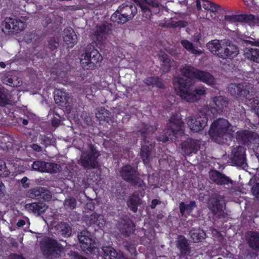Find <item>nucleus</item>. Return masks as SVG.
Segmentation results:
<instances>
[{
	"mask_svg": "<svg viewBox=\"0 0 259 259\" xmlns=\"http://www.w3.org/2000/svg\"><path fill=\"white\" fill-rule=\"evenodd\" d=\"M110 115V112L107 110H106V111L104 112L99 111L96 114V116L98 118L100 123L101 124L109 122V121L111 120Z\"/></svg>",
	"mask_w": 259,
	"mask_h": 259,
	"instance_id": "58836bf2",
	"label": "nucleus"
},
{
	"mask_svg": "<svg viewBox=\"0 0 259 259\" xmlns=\"http://www.w3.org/2000/svg\"><path fill=\"white\" fill-rule=\"evenodd\" d=\"M210 178L213 182L219 185L232 184L233 181L225 174L218 170H213L210 174Z\"/></svg>",
	"mask_w": 259,
	"mask_h": 259,
	"instance_id": "b1692460",
	"label": "nucleus"
},
{
	"mask_svg": "<svg viewBox=\"0 0 259 259\" xmlns=\"http://www.w3.org/2000/svg\"><path fill=\"white\" fill-rule=\"evenodd\" d=\"M161 203V201L156 199H153L151 201V204L150 205V207L152 208V209H154L156 205H158V204H159Z\"/></svg>",
	"mask_w": 259,
	"mask_h": 259,
	"instance_id": "0e129e2a",
	"label": "nucleus"
},
{
	"mask_svg": "<svg viewBox=\"0 0 259 259\" xmlns=\"http://www.w3.org/2000/svg\"><path fill=\"white\" fill-rule=\"evenodd\" d=\"M202 1L203 8L210 13V17L211 19H214L217 17V13L223 14L228 12L226 8L222 7L214 3L207 0Z\"/></svg>",
	"mask_w": 259,
	"mask_h": 259,
	"instance_id": "6ab92c4d",
	"label": "nucleus"
},
{
	"mask_svg": "<svg viewBox=\"0 0 259 259\" xmlns=\"http://www.w3.org/2000/svg\"><path fill=\"white\" fill-rule=\"evenodd\" d=\"M52 124L54 127L58 126L61 122V116L57 112H54L53 117L52 119Z\"/></svg>",
	"mask_w": 259,
	"mask_h": 259,
	"instance_id": "5fc2aeb1",
	"label": "nucleus"
},
{
	"mask_svg": "<svg viewBox=\"0 0 259 259\" xmlns=\"http://www.w3.org/2000/svg\"><path fill=\"white\" fill-rule=\"evenodd\" d=\"M214 54H217L219 57L224 59L227 58L232 59L235 57L239 52V50H234L230 51V50H209Z\"/></svg>",
	"mask_w": 259,
	"mask_h": 259,
	"instance_id": "7c9ffc66",
	"label": "nucleus"
},
{
	"mask_svg": "<svg viewBox=\"0 0 259 259\" xmlns=\"http://www.w3.org/2000/svg\"><path fill=\"white\" fill-rule=\"evenodd\" d=\"M143 82L148 87H155L161 89L165 88L163 80L158 76L147 77L143 80Z\"/></svg>",
	"mask_w": 259,
	"mask_h": 259,
	"instance_id": "c756f323",
	"label": "nucleus"
},
{
	"mask_svg": "<svg viewBox=\"0 0 259 259\" xmlns=\"http://www.w3.org/2000/svg\"><path fill=\"white\" fill-rule=\"evenodd\" d=\"M44 190V188L42 187H37L34 188L30 190V197L32 198L39 200L41 198V194L42 193V191Z\"/></svg>",
	"mask_w": 259,
	"mask_h": 259,
	"instance_id": "a18cd8bd",
	"label": "nucleus"
},
{
	"mask_svg": "<svg viewBox=\"0 0 259 259\" xmlns=\"http://www.w3.org/2000/svg\"><path fill=\"white\" fill-rule=\"evenodd\" d=\"M181 44L185 49H194L192 44L187 40H182Z\"/></svg>",
	"mask_w": 259,
	"mask_h": 259,
	"instance_id": "bf43d9fd",
	"label": "nucleus"
},
{
	"mask_svg": "<svg viewBox=\"0 0 259 259\" xmlns=\"http://www.w3.org/2000/svg\"><path fill=\"white\" fill-rule=\"evenodd\" d=\"M47 162L42 160H35L32 164L33 170L41 172H46Z\"/></svg>",
	"mask_w": 259,
	"mask_h": 259,
	"instance_id": "a19ab883",
	"label": "nucleus"
},
{
	"mask_svg": "<svg viewBox=\"0 0 259 259\" xmlns=\"http://www.w3.org/2000/svg\"><path fill=\"white\" fill-rule=\"evenodd\" d=\"M180 116L179 113L171 115L163 134L157 137L158 141L165 143L169 140L177 138L178 135L183 133L182 126L184 123Z\"/></svg>",
	"mask_w": 259,
	"mask_h": 259,
	"instance_id": "7ed1b4c3",
	"label": "nucleus"
},
{
	"mask_svg": "<svg viewBox=\"0 0 259 259\" xmlns=\"http://www.w3.org/2000/svg\"><path fill=\"white\" fill-rule=\"evenodd\" d=\"M120 173L124 181L130 183L134 187H138L144 190V188L146 187V184L140 178L137 167L126 164L121 168Z\"/></svg>",
	"mask_w": 259,
	"mask_h": 259,
	"instance_id": "423d86ee",
	"label": "nucleus"
},
{
	"mask_svg": "<svg viewBox=\"0 0 259 259\" xmlns=\"http://www.w3.org/2000/svg\"><path fill=\"white\" fill-rule=\"evenodd\" d=\"M181 71L185 77L191 79H197L200 70L186 64L181 69Z\"/></svg>",
	"mask_w": 259,
	"mask_h": 259,
	"instance_id": "2f4dec72",
	"label": "nucleus"
},
{
	"mask_svg": "<svg viewBox=\"0 0 259 259\" xmlns=\"http://www.w3.org/2000/svg\"><path fill=\"white\" fill-rule=\"evenodd\" d=\"M10 174V171L8 169L5 162L3 160H0V175L2 177H6Z\"/></svg>",
	"mask_w": 259,
	"mask_h": 259,
	"instance_id": "8fccbe9b",
	"label": "nucleus"
},
{
	"mask_svg": "<svg viewBox=\"0 0 259 259\" xmlns=\"http://www.w3.org/2000/svg\"><path fill=\"white\" fill-rule=\"evenodd\" d=\"M251 84L247 82L231 83L228 87V91L231 96L236 98L250 100V90Z\"/></svg>",
	"mask_w": 259,
	"mask_h": 259,
	"instance_id": "9b49d317",
	"label": "nucleus"
},
{
	"mask_svg": "<svg viewBox=\"0 0 259 259\" xmlns=\"http://www.w3.org/2000/svg\"><path fill=\"white\" fill-rule=\"evenodd\" d=\"M239 15H226L223 20L224 27L225 28L226 22L230 23L240 22Z\"/></svg>",
	"mask_w": 259,
	"mask_h": 259,
	"instance_id": "c03bdc74",
	"label": "nucleus"
},
{
	"mask_svg": "<svg viewBox=\"0 0 259 259\" xmlns=\"http://www.w3.org/2000/svg\"><path fill=\"white\" fill-rule=\"evenodd\" d=\"M102 250L104 259H129L122 252L116 251L112 246H103Z\"/></svg>",
	"mask_w": 259,
	"mask_h": 259,
	"instance_id": "5701e85b",
	"label": "nucleus"
},
{
	"mask_svg": "<svg viewBox=\"0 0 259 259\" xmlns=\"http://www.w3.org/2000/svg\"><path fill=\"white\" fill-rule=\"evenodd\" d=\"M140 192H134L127 199V205L131 211L135 213L138 207L141 204V200L139 197Z\"/></svg>",
	"mask_w": 259,
	"mask_h": 259,
	"instance_id": "cd10ccee",
	"label": "nucleus"
},
{
	"mask_svg": "<svg viewBox=\"0 0 259 259\" xmlns=\"http://www.w3.org/2000/svg\"><path fill=\"white\" fill-rule=\"evenodd\" d=\"M141 9L142 20L146 21L151 18L153 14L159 12L160 3L158 0H134Z\"/></svg>",
	"mask_w": 259,
	"mask_h": 259,
	"instance_id": "6e6552de",
	"label": "nucleus"
},
{
	"mask_svg": "<svg viewBox=\"0 0 259 259\" xmlns=\"http://www.w3.org/2000/svg\"><path fill=\"white\" fill-rule=\"evenodd\" d=\"M65 206L70 209H73L76 207V201L75 198L72 197L66 199L64 202Z\"/></svg>",
	"mask_w": 259,
	"mask_h": 259,
	"instance_id": "603ef678",
	"label": "nucleus"
},
{
	"mask_svg": "<svg viewBox=\"0 0 259 259\" xmlns=\"http://www.w3.org/2000/svg\"><path fill=\"white\" fill-rule=\"evenodd\" d=\"M2 31L6 34L17 33L26 27L25 23L21 20L7 17L2 23Z\"/></svg>",
	"mask_w": 259,
	"mask_h": 259,
	"instance_id": "ddd939ff",
	"label": "nucleus"
},
{
	"mask_svg": "<svg viewBox=\"0 0 259 259\" xmlns=\"http://www.w3.org/2000/svg\"><path fill=\"white\" fill-rule=\"evenodd\" d=\"M181 149L184 154L188 156H191L195 154L200 149V141L193 140L191 138L187 139L182 142Z\"/></svg>",
	"mask_w": 259,
	"mask_h": 259,
	"instance_id": "aec40b11",
	"label": "nucleus"
},
{
	"mask_svg": "<svg viewBox=\"0 0 259 259\" xmlns=\"http://www.w3.org/2000/svg\"><path fill=\"white\" fill-rule=\"evenodd\" d=\"M229 100L223 96H214L211 98L209 105H205L201 108V112L209 116L222 114L228 107Z\"/></svg>",
	"mask_w": 259,
	"mask_h": 259,
	"instance_id": "0eeeda50",
	"label": "nucleus"
},
{
	"mask_svg": "<svg viewBox=\"0 0 259 259\" xmlns=\"http://www.w3.org/2000/svg\"><path fill=\"white\" fill-rule=\"evenodd\" d=\"M195 207H196V203L194 201H191L188 204H186L184 202H181L179 203L180 212L182 215H183L186 212L190 214Z\"/></svg>",
	"mask_w": 259,
	"mask_h": 259,
	"instance_id": "c9c22d12",
	"label": "nucleus"
},
{
	"mask_svg": "<svg viewBox=\"0 0 259 259\" xmlns=\"http://www.w3.org/2000/svg\"><path fill=\"white\" fill-rule=\"evenodd\" d=\"M42 193L41 194L44 195H41L40 199H42L44 201H49L51 199L52 195L49 191L44 188V190L42 191Z\"/></svg>",
	"mask_w": 259,
	"mask_h": 259,
	"instance_id": "13d9d810",
	"label": "nucleus"
},
{
	"mask_svg": "<svg viewBox=\"0 0 259 259\" xmlns=\"http://www.w3.org/2000/svg\"><path fill=\"white\" fill-rule=\"evenodd\" d=\"M111 26L108 23H103L101 25H97L93 39L96 46L100 48L103 43L106 35L111 31Z\"/></svg>",
	"mask_w": 259,
	"mask_h": 259,
	"instance_id": "f3484780",
	"label": "nucleus"
},
{
	"mask_svg": "<svg viewBox=\"0 0 259 259\" xmlns=\"http://www.w3.org/2000/svg\"><path fill=\"white\" fill-rule=\"evenodd\" d=\"M175 88L183 100L188 102H194L199 100V96L206 94L205 88L198 87L193 90L188 79L178 76L174 83Z\"/></svg>",
	"mask_w": 259,
	"mask_h": 259,
	"instance_id": "f257e3e1",
	"label": "nucleus"
},
{
	"mask_svg": "<svg viewBox=\"0 0 259 259\" xmlns=\"http://www.w3.org/2000/svg\"><path fill=\"white\" fill-rule=\"evenodd\" d=\"M59 38L57 37H52L48 40L49 49H57L59 47Z\"/></svg>",
	"mask_w": 259,
	"mask_h": 259,
	"instance_id": "de8ad7c7",
	"label": "nucleus"
},
{
	"mask_svg": "<svg viewBox=\"0 0 259 259\" xmlns=\"http://www.w3.org/2000/svg\"><path fill=\"white\" fill-rule=\"evenodd\" d=\"M224 204V197L219 194H215L209 201L208 208L213 213L221 212L223 211Z\"/></svg>",
	"mask_w": 259,
	"mask_h": 259,
	"instance_id": "4be33fe9",
	"label": "nucleus"
},
{
	"mask_svg": "<svg viewBox=\"0 0 259 259\" xmlns=\"http://www.w3.org/2000/svg\"><path fill=\"white\" fill-rule=\"evenodd\" d=\"M231 125L224 118H219L213 122L208 132L211 139L220 144H225L231 138Z\"/></svg>",
	"mask_w": 259,
	"mask_h": 259,
	"instance_id": "f03ea898",
	"label": "nucleus"
},
{
	"mask_svg": "<svg viewBox=\"0 0 259 259\" xmlns=\"http://www.w3.org/2000/svg\"><path fill=\"white\" fill-rule=\"evenodd\" d=\"M176 245L181 256H185L191 253V247L188 239L184 236H178Z\"/></svg>",
	"mask_w": 259,
	"mask_h": 259,
	"instance_id": "393cba45",
	"label": "nucleus"
},
{
	"mask_svg": "<svg viewBox=\"0 0 259 259\" xmlns=\"http://www.w3.org/2000/svg\"><path fill=\"white\" fill-rule=\"evenodd\" d=\"M99 153L92 144L89 145V150L83 152L80 156V163L85 168L92 169L97 167Z\"/></svg>",
	"mask_w": 259,
	"mask_h": 259,
	"instance_id": "1a4fd4ad",
	"label": "nucleus"
},
{
	"mask_svg": "<svg viewBox=\"0 0 259 259\" xmlns=\"http://www.w3.org/2000/svg\"><path fill=\"white\" fill-rule=\"evenodd\" d=\"M61 166L60 164L54 162H47L46 164V172L50 174H55L60 169Z\"/></svg>",
	"mask_w": 259,
	"mask_h": 259,
	"instance_id": "37998d69",
	"label": "nucleus"
},
{
	"mask_svg": "<svg viewBox=\"0 0 259 259\" xmlns=\"http://www.w3.org/2000/svg\"><path fill=\"white\" fill-rule=\"evenodd\" d=\"M80 247L87 253H93L97 249L95 240L91 237V233L86 230L81 231L78 235Z\"/></svg>",
	"mask_w": 259,
	"mask_h": 259,
	"instance_id": "4468645a",
	"label": "nucleus"
},
{
	"mask_svg": "<svg viewBox=\"0 0 259 259\" xmlns=\"http://www.w3.org/2000/svg\"><path fill=\"white\" fill-rule=\"evenodd\" d=\"M252 150L254 152L255 156L257 157L259 160V146L258 144H256V147H252Z\"/></svg>",
	"mask_w": 259,
	"mask_h": 259,
	"instance_id": "69168bd1",
	"label": "nucleus"
},
{
	"mask_svg": "<svg viewBox=\"0 0 259 259\" xmlns=\"http://www.w3.org/2000/svg\"><path fill=\"white\" fill-rule=\"evenodd\" d=\"M26 208L29 211H31L34 214L40 215L44 213L48 208V206L44 203H31L26 204Z\"/></svg>",
	"mask_w": 259,
	"mask_h": 259,
	"instance_id": "c85d7f7f",
	"label": "nucleus"
},
{
	"mask_svg": "<svg viewBox=\"0 0 259 259\" xmlns=\"http://www.w3.org/2000/svg\"><path fill=\"white\" fill-rule=\"evenodd\" d=\"M101 217L100 214L97 213H93L90 216H85L84 217V221L87 225H97L99 227H101L100 223L99 222V218Z\"/></svg>",
	"mask_w": 259,
	"mask_h": 259,
	"instance_id": "4c0bfd02",
	"label": "nucleus"
},
{
	"mask_svg": "<svg viewBox=\"0 0 259 259\" xmlns=\"http://www.w3.org/2000/svg\"><path fill=\"white\" fill-rule=\"evenodd\" d=\"M136 226L134 222L131 220H124L119 226V231L125 237H127L134 234Z\"/></svg>",
	"mask_w": 259,
	"mask_h": 259,
	"instance_id": "a878e982",
	"label": "nucleus"
},
{
	"mask_svg": "<svg viewBox=\"0 0 259 259\" xmlns=\"http://www.w3.org/2000/svg\"><path fill=\"white\" fill-rule=\"evenodd\" d=\"M200 113H201V115H198L196 116L191 117L187 123L190 128L196 132L201 131L206 126L208 121V116H209V115L201 112V109L200 110Z\"/></svg>",
	"mask_w": 259,
	"mask_h": 259,
	"instance_id": "dca6fc26",
	"label": "nucleus"
},
{
	"mask_svg": "<svg viewBox=\"0 0 259 259\" xmlns=\"http://www.w3.org/2000/svg\"><path fill=\"white\" fill-rule=\"evenodd\" d=\"M54 100L58 105L62 107H67L69 105L70 98L68 93L61 90H57L55 92Z\"/></svg>",
	"mask_w": 259,
	"mask_h": 259,
	"instance_id": "bb28decb",
	"label": "nucleus"
},
{
	"mask_svg": "<svg viewBox=\"0 0 259 259\" xmlns=\"http://www.w3.org/2000/svg\"><path fill=\"white\" fill-rule=\"evenodd\" d=\"M189 234L191 238L195 243L201 242L205 239L206 234L205 232L200 228H193L190 231Z\"/></svg>",
	"mask_w": 259,
	"mask_h": 259,
	"instance_id": "f704fd0d",
	"label": "nucleus"
},
{
	"mask_svg": "<svg viewBox=\"0 0 259 259\" xmlns=\"http://www.w3.org/2000/svg\"><path fill=\"white\" fill-rule=\"evenodd\" d=\"M240 22L254 23L255 17L254 15L249 14H239Z\"/></svg>",
	"mask_w": 259,
	"mask_h": 259,
	"instance_id": "49530a36",
	"label": "nucleus"
},
{
	"mask_svg": "<svg viewBox=\"0 0 259 259\" xmlns=\"http://www.w3.org/2000/svg\"><path fill=\"white\" fill-rule=\"evenodd\" d=\"M254 104H255L253 109L259 117V99H255L254 101Z\"/></svg>",
	"mask_w": 259,
	"mask_h": 259,
	"instance_id": "680f3d73",
	"label": "nucleus"
},
{
	"mask_svg": "<svg viewBox=\"0 0 259 259\" xmlns=\"http://www.w3.org/2000/svg\"><path fill=\"white\" fill-rule=\"evenodd\" d=\"M137 13V8L131 2H126L118 7L111 15V20L118 24H124L132 19Z\"/></svg>",
	"mask_w": 259,
	"mask_h": 259,
	"instance_id": "39448f33",
	"label": "nucleus"
},
{
	"mask_svg": "<svg viewBox=\"0 0 259 259\" xmlns=\"http://www.w3.org/2000/svg\"><path fill=\"white\" fill-rule=\"evenodd\" d=\"M103 58L98 50H92L81 55L80 63L85 69H94L97 63L101 62Z\"/></svg>",
	"mask_w": 259,
	"mask_h": 259,
	"instance_id": "f8f14e48",
	"label": "nucleus"
},
{
	"mask_svg": "<svg viewBox=\"0 0 259 259\" xmlns=\"http://www.w3.org/2000/svg\"><path fill=\"white\" fill-rule=\"evenodd\" d=\"M9 92L8 90L3 88H0V105L5 106L9 103Z\"/></svg>",
	"mask_w": 259,
	"mask_h": 259,
	"instance_id": "ea45409f",
	"label": "nucleus"
},
{
	"mask_svg": "<svg viewBox=\"0 0 259 259\" xmlns=\"http://www.w3.org/2000/svg\"><path fill=\"white\" fill-rule=\"evenodd\" d=\"M247 243L253 250L259 251V233L256 231L250 232Z\"/></svg>",
	"mask_w": 259,
	"mask_h": 259,
	"instance_id": "473e14b6",
	"label": "nucleus"
},
{
	"mask_svg": "<svg viewBox=\"0 0 259 259\" xmlns=\"http://www.w3.org/2000/svg\"><path fill=\"white\" fill-rule=\"evenodd\" d=\"M159 59L161 62V66L162 72H168L171 68V61L169 56L165 54H161L159 56Z\"/></svg>",
	"mask_w": 259,
	"mask_h": 259,
	"instance_id": "e433bc0d",
	"label": "nucleus"
},
{
	"mask_svg": "<svg viewBox=\"0 0 259 259\" xmlns=\"http://www.w3.org/2000/svg\"><path fill=\"white\" fill-rule=\"evenodd\" d=\"M236 139L237 142L242 145L246 146L248 148L252 149L259 144V135L255 132L249 130H241L237 132Z\"/></svg>",
	"mask_w": 259,
	"mask_h": 259,
	"instance_id": "9d476101",
	"label": "nucleus"
},
{
	"mask_svg": "<svg viewBox=\"0 0 259 259\" xmlns=\"http://www.w3.org/2000/svg\"><path fill=\"white\" fill-rule=\"evenodd\" d=\"M30 147L34 151L38 152H40L42 150L41 147L37 144H32L30 145Z\"/></svg>",
	"mask_w": 259,
	"mask_h": 259,
	"instance_id": "e2e57ef3",
	"label": "nucleus"
},
{
	"mask_svg": "<svg viewBox=\"0 0 259 259\" xmlns=\"http://www.w3.org/2000/svg\"><path fill=\"white\" fill-rule=\"evenodd\" d=\"M197 75V79L209 85L215 84V79L210 73L200 70Z\"/></svg>",
	"mask_w": 259,
	"mask_h": 259,
	"instance_id": "72a5a7b5",
	"label": "nucleus"
},
{
	"mask_svg": "<svg viewBox=\"0 0 259 259\" xmlns=\"http://www.w3.org/2000/svg\"><path fill=\"white\" fill-rule=\"evenodd\" d=\"M156 128L148 124H144V127L139 131L142 140V145L140 151V157L145 164L149 162L151 151L153 148L152 142L150 141L151 137Z\"/></svg>",
	"mask_w": 259,
	"mask_h": 259,
	"instance_id": "20e7f679",
	"label": "nucleus"
},
{
	"mask_svg": "<svg viewBox=\"0 0 259 259\" xmlns=\"http://www.w3.org/2000/svg\"><path fill=\"white\" fill-rule=\"evenodd\" d=\"M252 195L259 200V183H255L251 189Z\"/></svg>",
	"mask_w": 259,
	"mask_h": 259,
	"instance_id": "6e6d98bb",
	"label": "nucleus"
},
{
	"mask_svg": "<svg viewBox=\"0 0 259 259\" xmlns=\"http://www.w3.org/2000/svg\"><path fill=\"white\" fill-rule=\"evenodd\" d=\"M242 45L244 47L250 46L259 47V39H252V40L243 39Z\"/></svg>",
	"mask_w": 259,
	"mask_h": 259,
	"instance_id": "864d4df0",
	"label": "nucleus"
},
{
	"mask_svg": "<svg viewBox=\"0 0 259 259\" xmlns=\"http://www.w3.org/2000/svg\"><path fill=\"white\" fill-rule=\"evenodd\" d=\"M60 228L61 235L64 237H69L72 233L71 227L69 225L65 223H61L59 225Z\"/></svg>",
	"mask_w": 259,
	"mask_h": 259,
	"instance_id": "79ce46f5",
	"label": "nucleus"
},
{
	"mask_svg": "<svg viewBox=\"0 0 259 259\" xmlns=\"http://www.w3.org/2000/svg\"><path fill=\"white\" fill-rule=\"evenodd\" d=\"M5 188V186L2 182L0 181V200L4 196L3 189Z\"/></svg>",
	"mask_w": 259,
	"mask_h": 259,
	"instance_id": "774afa93",
	"label": "nucleus"
},
{
	"mask_svg": "<svg viewBox=\"0 0 259 259\" xmlns=\"http://www.w3.org/2000/svg\"><path fill=\"white\" fill-rule=\"evenodd\" d=\"M233 165L242 166L244 168L247 166L246 157V149L241 146H237L234 149L233 156L231 158Z\"/></svg>",
	"mask_w": 259,
	"mask_h": 259,
	"instance_id": "a211bd4d",
	"label": "nucleus"
},
{
	"mask_svg": "<svg viewBox=\"0 0 259 259\" xmlns=\"http://www.w3.org/2000/svg\"><path fill=\"white\" fill-rule=\"evenodd\" d=\"M250 52V59L259 63V50H248Z\"/></svg>",
	"mask_w": 259,
	"mask_h": 259,
	"instance_id": "3c124183",
	"label": "nucleus"
},
{
	"mask_svg": "<svg viewBox=\"0 0 259 259\" xmlns=\"http://www.w3.org/2000/svg\"><path fill=\"white\" fill-rule=\"evenodd\" d=\"M27 181L28 178L26 177H23L21 180V182L24 188H27L29 187V184L26 183Z\"/></svg>",
	"mask_w": 259,
	"mask_h": 259,
	"instance_id": "338daca9",
	"label": "nucleus"
},
{
	"mask_svg": "<svg viewBox=\"0 0 259 259\" xmlns=\"http://www.w3.org/2000/svg\"><path fill=\"white\" fill-rule=\"evenodd\" d=\"M206 47L207 49H221L222 45L221 40H212L206 44Z\"/></svg>",
	"mask_w": 259,
	"mask_h": 259,
	"instance_id": "09e8293b",
	"label": "nucleus"
},
{
	"mask_svg": "<svg viewBox=\"0 0 259 259\" xmlns=\"http://www.w3.org/2000/svg\"><path fill=\"white\" fill-rule=\"evenodd\" d=\"M222 48L223 47H232V49H238V48L233 44L232 40L229 39L221 40Z\"/></svg>",
	"mask_w": 259,
	"mask_h": 259,
	"instance_id": "4d7b16f0",
	"label": "nucleus"
},
{
	"mask_svg": "<svg viewBox=\"0 0 259 259\" xmlns=\"http://www.w3.org/2000/svg\"><path fill=\"white\" fill-rule=\"evenodd\" d=\"M188 25V23L184 20H179L176 23V26L180 28H184Z\"/></svg>",
	"mask_w": 259,
	"mask_h": 259,
	"instance_id": "052dcab7",
	"label": "nucleus"
},
{
	"mask_svg": "<svg viewBox=\"0 0 259 259\" xmlns=\"http://www.w3.org/2000/svg\"><path fill=\"white\" fill-rule=\"evenodd\" d=\"M63 38L67 49L73 48L77 42V35L71 27H67L64 29Z\"/></svg>",
	"mask_w": 259,
	"mask_h": 259,
	"instance_id": "412c9836",
	"label": "nucleus"
},
{
	"mask_svg": "<svg viewBox=\"0 0 259 259\" xmlns=\"http://www.w3.org/2000/svg\"><path fill=\"white\" fill-rule=\"evenodd\" d=\"M63 248L62 245L57 240L49 237L45 241L44 246L41 247V250L45 255L58 257Z\"/></svg>",
	"mask_w": 259,
	"mask_h": 259,
	"instance_id": "2eb2a0df",
	"label": "nucleus"
}]
</instances>
